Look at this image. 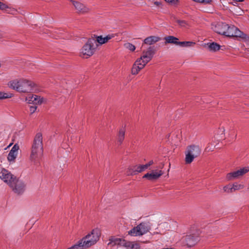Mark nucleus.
<instances>
[{
	"label": "nucleus",
	"mask_w": 249,
	"mask_h": 249,
	"mask_svg": "<svg viewBox=\"0 0 249 249\" xmlns=\"http://www.w3.org/2000/svg\"><path fill=\"white\" fill-rule=\"evenodd\" d=\"M213 26V30L219 34L228 37H238L241 40L249 41V36L234 25L219 22Z\"/></svg>",
	"instance_id": "nucleus-1"
},
{
	"label": "nucleus",
	"mask_w": 249,
	"mask_h": 249,
	"mask_svg": "<svg viewBox=\"0 0 249 249\" xmlns=\"http://www.w3.org/2000/svg\"><path fill=\"white\" fill-rule=\"evenodd\" d=\"M154 52L151 48L142 51L141 57L138 58L133 64L131 68V74L137 75L143 69L146 65L151 61Z\"/></svg>",
	"instance_id": "nucleus-2"
},
{
	"label": "nucleus",
	"mask_w": 249,
	"mask_h": 249,
	"mask_svg": "<svg viewBox=\"0 0 249 249\" xmlns=\"http://www.w3.org/2000/svg\"><path fill=\"white\" fill-rule=\"evenodd\" d=\"M8 86L19 92L28 93L33 90L35 84L29 79L21 78L9 82Z\"/></svg>",
	"instance_id": "nucleus-3"
},
{
	"label": "nucleus",
	"mask_w": 249,
	"mask_h": 249,
	"mask_svg": "<svg viewBox=\"0 0 249 249\" xmlns=\"http://www.w3.org/2000/svg\"><path fill=\"white\" fill-rule=\"evenodd\" d=\"M100 233L99 230L95 229L92 231L90 234H88L78 244H75L68 249H83L88 248L95 244L99 239Z\"/></svg>",
	"instance_id": "nucleus-4"
},
{
	"label": "nucleus",
	"mask_w": 249,
	"mask_h": 249,
	"mask_svg": "<svg viewBox=\"0 0 249 249\" xmlns=\"http://www.w3.org/2000/svg\"><path fill=\"white\" fill-rule=\"evenodd\" d=\"M43 153L42 141H34L31 149L30 160L35 164L39 163Z\"/></svg>",
	"instance_id": "nucleus-5"
},
{
	"label": "nucleus",
	"mask_w": 249,
	"mask_h": 249,
	"mask_svg": "<svg viewBox=\"0 0 249 249\" xmlns=\"http://www.w3.org/2000/svg\"><path fill=\"white\" fill-rule=\"evenodd\" d=\"M200 233V231L197 229L191 230L189 234L181 238L180 242L184 246H193L199 240Z\"/></svg>",
	"instance_id": "nucleus-6"
},
{
	"label": "nucleus",
	"mask_w": 249,
	"mask_h": 249,
	"mask_svg": "<svg viewBox=\"0 0 249 249\" xmlns=\"http://www.w3.org/2000/svg\"><path fill=\"white\" fill-rule=\"evenodd\" d=\"M151 228V224L149 222H142L129 231L128 234L134 236H142L148 232Z\"/></svg>",
	"instance_id": "nucleus-7"
},
{
	"label": "nucleus",
	"mask_w": 249,
	"mask_h": 249,
	"mask_svg": "<svg viewBox=\"0 0 249 249\" xmlns=\"http://www.w3.org/2000/svg\"><path fill=\"white\" fill-rule=\"evenodd\" d=\"M201 150L199 146L191 145L187 147L185 151V162L191 163L194 159L200 154Z\"/></svg>",
	"instance_id": "nucleus-8"
},
{
	"label": "nucleus",
	"mask_w": 249,
	"mask_h": 249,
	"mask_svg": "<svg viewBox=\"0 0 249 249\" xmlns=\"http://www.w3.org/2000/svg\"><path fill=\"white\" fill-rule=\"evenodd\" d=\"M94 44H95V39H89L81 49L80 56L83 58H87L92 55L95 51Z\"/></svg>",
	"instance_id": "nucleus-9"
},
{
	"label": "nucleus",
	"mask_w": 249,
	"mask_h": 249,
	"mask_svg": "<svg viewBox=\"0 0 249 249\" xmlns=\"http://www.w3.org/2000/svg\"><path fill=\"white\" fill-rule=\"evenodd\" d=\"M16 178V177L7 170L3 169L0 172V178L9 186L12 185L11 183Z\"/></svg>",
	"instance_id": "nucleus-10"
},
{
	"label": "nucleus",
	"mask_w": 249,
	"mask_h": 249,
	"mask_svg": "<svg viewBox=\"0 0 249 249\" xmlns=\"http://www.w3.org/2000/svg\"><path fill=\"white\" fill-rule=\"evenodd\" d=\"M11 184L12 185H9V186L15 193L21 194L24 192L25 185L21 180H19L16 178Z\"/></svg>",
	"instance_id": "nucleus-11"
},
{
	"label": "nucleus",
	"mask_w": 249,
	"mask_h": 249,
	"mask_svg": "<svg viewBox=\"0 0 249 249\" xmlns=\"http://www.w3.org/2000/svg\"><path fill=\"white\" fill-rule=\"evenodd\" d=\"M249 171V167H245L235 172L228 174L226 178L228 180H232L240 176H243Z\"/></svg>",
	"instance_id": "nucleus-12"
},
{
	"label": "nucleus",
	"mask_w": 249,
	"mask_h": 249,
	"mask_svg": "<svg viewBox=\"0 0 249 249\" xmlns=\"http://www.w3.org/2000/svg\"><path fill=\"white\" fill-rule=\"evenodd\" d=\"M25 100L28 104L34 105H40L44 101L43 98L34 94L28 95Z\"/></svg>",
	"instance_id": "nucleus-13"
},
{
	"label": "nucleus",
	"mask_w": 249,
	"mask_h": 249,
	"mask_svg": "<svg viewBox=\"0 0 249 249\" xmlns=\"http://www.w3.org/2000/svg\"><path fill=\"white\" fill-rule=\"evenodd\" d=\"M163 174L161 170L156 169L153 170L151 173H148L144 175L143 178H146L150 180H156Z\"/></svg>",
	"instance_id": "nucleus-14"
},
{
	"label": "nucleus",
	"mask_w": 249,
	"mask_h": 249,
	"mask_svg": "<svg viewBox=\"0 0 249 249\" xmlns=\"http://www.w3.org/2000/svg\"><path fill=\"white\" fill-rule=\"evenodd\" d=\"M79 13H85L89 11V8L82 3L74 0L71 1Z\"/></svg>",
	"instance_id": "nucleus-15"
},
{
	"label": "nucleus",
	"mask_w": 249,
	"mask_h": 249,
	"mask_svg": "<svg viewBox=\"0 0 249 249\" xmlns=\"http://www.w3.org/2000/svg\"><path fill=\"white\" fill-rule=\"evenodd\" d=\"M115 36L113 34H109L106 36H99L96 37L95 42H97L99 44L102 45L108 42L110 39L113 38Z\"/></svg>",
	"instance_id": "nucleus-16"
},
{
	"label": "nucleus",
	"mask_w": 249,
	"mask_h": 249,
	"mask_svg": "<svg viewBox=\"0 0 249 249\" xmlns=\"http://www.w3.org/2000/svg\"><path fill=\"white\" fill-rule=\"evenodd\" d=\"M122 246L125 247L126 249H138L140 247L137 242L127 241L124 239H123Z\"/></svg>",
	"instance_id": "nucleus-17"
},
{
	"label": "nucleus",
	"mask_w": 249,
	"mask_h": 249,
	"mask_svg": "<svg viewBox=\"0 0 249 249\" xmlns=\"http://www.w3.org/2000/svg\"><path fill=\"white\" fill-rule=\"evenodd\" d=\"M123 239L117 238L115 236H111L109 239V243L107 244L108 246L113 247L116 245L122 246V243H123Z\"/></svg>",
	"instance_id": "nucleus-18"
},
{
	"label": "nucleus",
	"mask_w": 249,
	"mask_h": 249,
	"mask_svg": "<svg viewBox=\"0 0 249 249\" xmlns=\"http://www.w3.org/2000/svg\"><path fill=\"white\" fill-rule=\"evenodd\" d=\"M144 170L143 169L142 165H136L130 167L129 169V174L130 175H136L137 174L142 172Z\"/></svg>",
	"instance_id": "nucleus-19"
},
{
	"label": "nucleus",
	"mask_w": 249,
	"mask_h": 249,
	"mask_svg": "<svg viewBox=\"0 0 249 249\" xmlns=\"http://www.w3.org/2000/svg\"><path fill=\"white\" fill-rule=\"evenodd\" d=\"M160 40V38L158 36H150L144 39V43L147 45H152Z\"/></svg>",
	"instance_id": "nucleus-20"
},
{
	"label": "nucleus",
	"mask_w": 249,
	"mask_h": 249,
	"mask_svg": "<svg viewBox=\"0 0 249 249\" xmlns=\"http://www.w3.org/2000/svg\"><path fill=\"white\" fill-rule=\"evenodd\" d=\"M165 44H173L178 45V39L174 36H166L164 38Z\"/></svg>",
	"instance_id": "nucleus-21"
},
{
	"label": "nucleus",
	"mask_w": 249,
	"mask_h": 249,
	"mask_svg": "<svg viewBox=\"0 0 249 249\" xmlns=\"http://www.w3.org/2000/svg\"><path fill=\"white\" fill-rule=\"evenodd\" d=\"M126 127V124H123L120 127L118 134V138L119 139L123 140L125 138Z\"/></svg>",
	"instance_id": "nucleus-22"
},
{
	"label": "nucleus",
	"mask_w": 249,
	"mask_h": 249,
	"mask_svg": "<svg viewBox=\"0 0 249 249\" xmlns=\"http://www.w3.org/2000/svg\"><path fill=\"white\" fill-rule=\"evenodd\" d=\"M196 43L193 41H178V45L181 47H191L195 45Z\"/></svg>",
	"instance_id": "nucleus-23"
},
{
	"label": "nucleus",
	"mask_w": 249,
	"mask_h": 249,
	"mask_svg": "<svg viewBox=\"0 0 249 249\" xmlns=\"http://www.w3.org/2000/svg\"><path fill=\"white\" fill-rule=\"evenodd\" d=\"M209 48L211 51H216L220 49V46L216 43H211L208 44Z\"/></svg>",
	"instance_id": "nucleus-24"
},
{
	"label": "nucleus",
	"mask_w": 249,
	"mask_h": 249,
	"mask_svg": "<svg viewBox=\"0 0 249 249\" xmlns=\"http://www.w3.org/2000/svg\"><path fill=\"white\" fill-rule=\"evenodd\" d=\"M215 141H214L213 142H211L210 143H209V145L206 147L205 150L206 151H212L214 150V148L218 149L220 148V147L217 146L216 147V144L214 143Z\"/></svg>",
	"instance_id": "nucleus-25"
},
{
	"label": "nucleus",
	"mask_w": 249,
	"mask_h": 249,
	"mask_svg": "<svg viewBox=\"0 0 249 249\" xmlns=\"http://www.w3.org/2000/svg\"><path fill=\"white\" fill-rule=\"evenodd\" d=\"M231 188L232 192H233L236 190H238L243 188V185L235 183L231 185Z\"/></svg>",
	"instance_id": "nucleus-26"
},
{
	"label": "nucleus",
	"mask_w": 249,
	"mask_h": 249,
	"mask_svg": "<svg viewBox=\"0 0 249 249\" xmlns=\"http://www.w3.org/2000/svg\"><path fill=\"white\" fill-rule=\"evenodd\" d=\"M12 97L11 93L0 92V100L9 98Z\"/></svg>",
	"instance_id": "nucleus-27"
},
{
	"label": "nucleus",
	"mask_w": 249,
	"mask_h": 249,
	"mask_svg": "<svg viewBox=\"0 0 249 249\" xmlns=\"http://www.w3.org/2000/svg\"><path fill=\"white\" fill-rule=\"evenodd\" d=\"M166 2L168 3L172 6L176 7L179 3V0H164Z\"/></svg>",
	"instance_id": "nucleus-28"
},
{
	"label": "nucleus",
	"mask_w": 249,
	"mask_h": 249,
	"mask_svg": "<svg viewBox=\"0 0 249 249\" xmlns=\"http://www.w3.org/2000/svg\"><path fill=\"white\" fill-rule=\"evenodd\" d=\"M124 47L127 49L128 50H130V51H134L136 48L134 45H133L132 44L130 43H126L124 44Z\"/></svg>",
	"instance_id": "nucleus-29"
},
{
	"label": "nucleus",
	"mask_w": 249,
	"mask_h": 249,
	"mask_svg": "<svg viewBox=\"0 0 249 249\" xmlns=\"http://www.w3.org/2000/svg\"><path fill=\"white\" fill-rule=\"evenodd\" d=\"M0 9L1 10H5L8 13H10V10L9 9H11L6 4L3 3L0 1Z\"/></svg>",
	"instance_id": "nucleus-30"
},
{
	"label": "nucleus",
	"mask_w": 249,
	"mask_h": 249,
	"mask_svg": "<svg viewBox=\"0 0 249 249\" xmlns=\"http://www.w3.org/2000/svg\"><path fill=\"white\" fill-rule=\"evenodd\" d=\"M18 149L19 146L17 144H16L12 148V149L10 150V152H11V153L15 154L16 155H17Z\"/></svg>",
	"instance_id": "nucleus-31"
},
{
	"label": "nucleus",
	"mask_w": 249,
	"mask_h": 249,
	"mask_svg": "<svg viewBox=\"0 0 249 249\" xmlns=\"http://www.w3.org/2000/svg\"><path fill=\"white\" fill-rule=\"evenodd\" d=\"M17 155L15 154L11 153V152H9L8 154L7 159L9 161H14L15 159L16 158Z\"/></svg>",
	"instance_id": "nucleus-32"
},
{
	"label": "nucleus",
	"mask_w": 249,
	"mask_h": 249,
	"mask_svg": "<svg viewBox=\"0 0 249 249\" xmlns=\"http://www.w3.org/2000/svg\"><path fill=\"white\" fill-rule=\"evenodd\" d=\"M223 190L224 192H227L228 193H232V188L231 185L229 184L227 186H225L223 187Z\"/></svg>",
	"instance_id": "nucleus-33"
},
{
	"label": "nucleus",
	"mask_w": 249,
	"mask_h": 249,
	"mask_svg": "<svg viewBox=\"0 0 249 249\" xmlns=\"http://www.w3.org/2000/svg\"><path fill=\"white\" fill-rule=\"evenodd\" d=\"M194 1L201 3L204 4H209L212 2V0H193Z\"/></svg>",
	"instance_id": "nucleus-34"
},
{
	"label": "nucleus",
	"mask_w": 249,
	"mask_h": 249,
	"mask_svg": "<svg viewBox=\"0 0 249 249\" xmlns=\"http://www.w3.org/2000/svg\"><path fill=\"white\" fill-rule=\"evenodd\" d=\"M177 22L181 27H187L188 26V23L184 20H178Z\"/></svg>",
	"instance_id": "nucleus-35"
},
{
	"label": "nucleus",
	"mask_w": 249,
	"mask_h": 249,
	"mask_svg": "<svg viewBox=\"0 0 249 249\" xmlns=\"http://www.w3.org/2000/svg\"><path fill=\"white\" fill-rule=\"evenodd\" d=\"M43 139L42 134L41 132H37L35 137L34 140H42Z\"/></svg>",
	"instance_id": "nucleus-36"
},
{
	"label": "nucleus",
	"mask_w": 249,
	"mask_h": 249,
	"mask_svg": "<svg viewBox=\"0 0 249 249\" xmlns=\"http://www.w3.org/2000/svg\"><path fill=\"white\" fill-rule=\"evenodd\" d=\"M37 107L36 106H32L30 107V112L31 114L34 113L36 110Z\"/></svg>",
	"instance_id": "nucleus-37"
},
{
	"label": "nucleus",
	"mask_w": 249,
	"mask_h": 249,
	"mask_svg": "<svg viewBox=\"0 0 249 249\" xmlns=\"http://www.w3.org/2000/svg\"><path fill=\"white\" fill-rule=\"evenodd\" d=\"M142 166L144 171L149 167L147 164L142 165Z\"/></svg>",
	"instance_id": "nucleus-38"
},
{
	"label": "nucleus",
	"mask_w": 249,
	"mask_h": 249,
	"mask_svg": "<svg viewBox=\"0 0 249 249\" xmlns=\"http://www.w3.org/2000/svg\"><path fill=\"white\" fill-rule=\"evenodd\" d=\"M154 4L157 6H160L161 5V2L160 1H155Z\"/></svg>",
	"instance_id": "nucleus-39"
},
{
	"label": "nucleus",
	"mask_w": 249,
	"mask_h": 249,
	"mask_svg": "<svg viewBox=\"0 0 249 249\" xmlns=\"http://www.w3.org/2000/svg\"><path fill=\"white\" fill-rule=\"evenodd\" d=\"M154 163L153 160H150L148 163L147 164H148V166L149 167L150 166L152 165Z\"/></svg>",
	"instance_id": "nucleus-40"
},
{
	"label": "nucleus",
	"mask_w": 249,
	"mask_h": 249,
	"mask_svg": "<svg viewBox=\"0 0 249 249\" xmlns=\"http://www.w3.org/2000/svg\"><path fill=\"white\" fill-rule=\"evenodd\" d=\"M164 164L163 163H161L160 164V165H159V168L162 169L163 168V167H164Z\"/></svg>",
	"instance_id": "nucleus-41"
},
{
	"label": "nucleus",
	"mask_w": 249,
	"mask_h": 249,
	"mask_svg": "<svg viewBox=\"0 0 249 249\" xmlns=\"http://www.w3.org/2000/svg\"><path fill=\"white\" fill-rule=\"evenodd\" d=\"M219 129L222 133L224 132L225 131V129L223 127H221L219 128Z\"/></svg>",
	"instance_id": "nucleus-42"
},
{
	"label": "nucleus",
	"mask_w": 249,
	"mask_h": 249,
	"mask_svg": "<svg viewBox=\"0 0 249 249\" xmlns=\"http://www.w3.org/2000/svg\"><path fill=\"white\" fill-rule=\"evenodd\" d=\"M12 144V143H10V144H9V146H11Z\"/></svg>",
	"instance_id": "nucleus-43"
}]
</instances>
